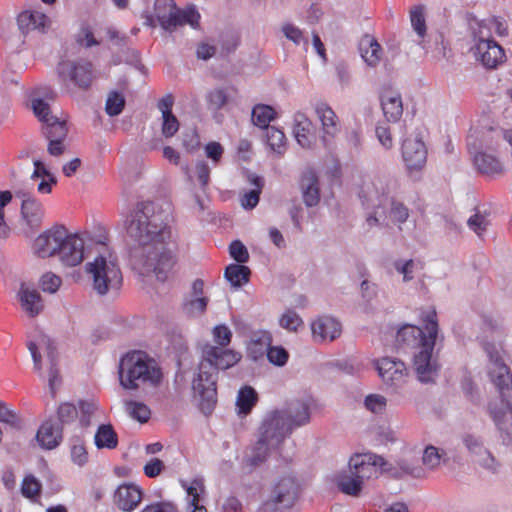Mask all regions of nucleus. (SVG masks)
<instances>
[{
    "mask_svg": "<svg viewBox=\"0 0 512 512\" xmlns=\"http://www.w3.org/2000/svg\"><path fill=\"white\" fill-rule=\"evenodd\" d=\"M167 216L156 211L154 203L143 201L136 207L127 220L128 235L137 243L130 252V263L142 276L154 275L159 281H166L172 272L176 258L167 248L170 230Z\"/></svg>",
    "mask_w": 512,
    "mask_h": 512,
    "instance_id": "f257e3e1",
    "label": "nucleus"
},
{
    "mask_svg": "<svg viewBox=\"0 0 512 512\" xmlns=\"http://www.w3.org/2000/svg\"><path fill=\"white\" fill-rule=\"evenodd\" d=\"M312 399L295 400L282 411H273L266 416L259 428V438L247 458L249 467H256L265 461L268 451L282 443L291 431L310 420Z\"/></svg>",
    "mask_w": 512,
    "mask_h": 512,
    "instance_id": "f03ea898",
    "label": "nucleus"
},
{
    "mask_svg": "<svg viewBox=\"0 0 512 512\" xmlns=\"http://www.w3.org/2000/svg\"><path fill=\"white\" fill-rule=\"evenodd\" d=\"M421 326L404 325L396 334L400 345H417L419 351L414 356V366L421 382H430L436 376L438 365L432 358L439 331L437 312L434 308L421 309L419 313Z\"/></svg>",
    "mask_w": 512,
    "mask_h": 512,
    "instance_id": "7ed1b4c3",
    "label": "nucleus"
},
{
    "mask_svg": "<svg viewBox=\"0 0 512 512\" xmlns=\"http://www.w3.org/2000/svg\"><path fill=\"white\" fill-rule=\"evenodd\" d=\"M505 144V132L496 128L483 130L477 137H468L467 146L473 165L482 176L495 179L505 173L502 160Z\"/></svg>",
    "mask_w": 512,
    "mask_h": 512,
    "instance_id": "20e7f679",
    "label": "nucleus"
},
{
    "mask_svg": "<svg viewBox=\"0 0 512 512\" xmlns=\"http://www.w3.org/2000/svg\"><path fill=\"white\" fill-rule=\"evenodd\" d=\"M359 198L363 207L375 210L374 215L366 218V223L370 227L378 224L379 219L376 215L386 216L388 208L389 216L394 223L402 224L409 217L408 208L389 196L388 188L381 180L364 181L360 187Z\"/></svg>",
    "mask_w": 512,
    "mask_h": 512,
    "instance_id": "39448f33",
    "label": "nucleus"
},
{
    "mask_svg": "<svg viewBox=\"0 0 512 512\" xmlns=\"http://www.w3.org/2000/svg\"><path fill=\"white\" fill-rule=\"evenodd\" d=\"M119 381L124 389L135 390L140 384L157 386L162 379L161 369L145 352L132 351L121 358Z\"/></svg>",
    "mask_w": 512,
    "mask_h": 512,
    "instance_id": "423d86ee",
    "label": "nucleus"
},
{
    "mask_svg": "<svg viewBox=\"0 0 512 512\" xmlns=\"http://www.w3.org/2000/svg\"><path fill=\"white\" fill-rule=\"evenodd\" d=\"M86 270L92 277L93 289L99 295L118 291L122 286V272L116 256L111 252L99 254L86 265Z\"/></svg>",
    "mask_w": 512,
    "mask_h": 512,
    "instance_id": "0eeeda50",
    "label": "nucleus"
},
{
    "mask_svg": "<svg viewBox=\"0 0 512 512\" xmlns=\"http://www.w3.org/2000/svg\"><path fill=\"white\" fill-rule=\"evenodd\" d=\"M154 17L161 28L166 31H173L178 26L185 24L197 28L201 18L200 13L194 5L179 9L174 0H155Z\"/></svg>",
    "mask_w": 512,
    "mask_h": 512,
    "instance_id": "6e6552de",
    "label": "nucleus"
},
{
    "mask_svg": "<svg viewBox=\"0 0 512 512\" xmlns=\"http://www.w3.org/2000/svg\"><path fill=\"white\" fill-rule=\"evenodd\" d=\"M474 46L472 48L475 58L487 69H495L504 63L506 56L504 49L491 38L489 29L484 24H478L473 32Z\"/></svg>",
    "mask_w": 512,
    "mask_h": 512,
    "instance_id": "1a4fd4ad",
    "label": "nucleus"
},
{
    "mask_svg": "<svg viewBox=\"0 0 512 512\" xmlns=\"http://www.w3.org/2000/svg\"><path fill=\"white\" fill-rule=\"evenodd\" d=\"M59 81L66 88L70 84L81 90H88L94 80L93 65L84 59L62 60L56 68Z\"/></svg>",
    "mask_w": 512,
    "mask_h": 512,
    "instance_id": "9d476101",
    "label": "nucleus"
},
{
    "mask_svg": "<svg viewBox=\"0 0 512 512\" xmlns=\"http://www.w3.org/2000/svg\"><path fill=\"white\" fill-rule=\"evenodd\" d=\"M242 356L239 352L226 347H218L206 344L202 349V358L200 361V375H206L208 380L212 381V370L218 373L219 369L226 370L235 366ZM212 386L213 382H209Z\"/></svg>",
    "mask_w": 512,
    "mask_h": 512,
    "instance_id": "9b49d317",
    "label": "nucleus"
},
{
    "mask_svg": "<svg viewBox=\"0 0 512 512\" xmlns=\"http://www.w3.org/2000/svg\"><path fill=\"white\" fill-rule=\"evenodd\" d=\"M28 350L33 358L34 368L37 371L42 369L41 354L39 349L44 350L47 360L49 362V386L54 393L55 385L60 382L58 365V356L53 342L44 334H40L38 341H29L27 344Z\"/></svg>",
    "mask_w": 512,
    "mask_h": 512,
    "instance_id": "f8f14e48",
    "label": "nucleus"
},
{
    "mask_svg": "<svg viewBox=\"0 0 512 512\" xmlns=\"http://www.w3.org/2000/svg\"><path fill=\"white\" fill-rule=\"evenodd\" d=\"M200 364L198 365L197 372L194 374L192 379V390L194 397L198 400V406L200 410L205 414L209 415L215 408L217 403V377L218 373L214 370L211 371L213 376L212 386L206 375H200Z\"/></svg>",
    "mask_w": 512,
    "mask_h": 512,
    "instance_id": "ddd939ff",
    "label": "nucleus"
},
{
    "mask_svg": "<svg viewBox=\"0 0 512 512\" xmlns=\"http://www.w3.org/2000/svg\"><path fill=\"white\" fill-rule=\"evenodd\" d=\"M68 230L63 225H54L40 233L33 242V252L40 258L57 256L63 242L67 239Z\"/></svg>",
    "mask_w": 512,
    "mask_h": 512,
    "instance_id": "4468645a",
    "label": "nucleus"
},
{
    "mask_svg": "<svg viewBox=\"0 0 512 512\" xmlns=\"http://www.w3.org/2000/svg\"><path fill=\"white\" fill-rule=\"evenodd\" d=\"M384 465V459L373 454H356L349 461V467L363 483L367 479L377 478Z\"/></svg>",
    "mask_w": 512,
    "mask_h": 512,
    "instance_id": "2eb2a0df",
    "label": "nucleus"
},
{
    "mask_svg": "<svg viewBox=\"0 0 512 512\" xmlns=\"http://www.w3.org/2000/svg\"><path fill=\"white\" fill-rule=\"evenodd\" d=\"M314 110L322 126L321 141L326 148H330L340 131L339 118L334 110L324 102L316 103Z\"/></svg>",
    "mask_w": 512,
    "mask_h": 512,
    "instance_id": "dca6fc26",
    "label": "nucleus"
},
{
    "mask_svg": "<svg viewBox=\"0 0 512 512\" xmlns=\"http://www.w3.org/2000/svg\"><path fill=\"white\" fill-rule=\"evenodd\" d=\"M144 498V490L135 483L120 484L114 494L113 503L122 512L135 511Z\"/></svg>",
    "mask_w": 512,
    "mask_h": 512,
    "instance_id": "f3484780",
    "label": "nucleus"
},
{
    "mask_svg": "<svg viewBox=\"0 0 512 512\" xmlns=\"http://www.w3.org/2000/svg\"><path fill=\"white\" fill-rule=\"evenodd\" d=\"M401 152L408 170H420L424 167L427 149L421 138H406L402 143Z\"/></svg>",
    "mask_w": 512,
    "mask_h": 512,
    "instance_id": "a211bd4d",
    "label": "nucleus"
},
{
    "mask_svg": "<svg viewBox=\"0 0 512 512\" xmlns=\"http://www.w3.org/2000/svg\"><path fill=\"white\" fill-rule=\"evenodd\" d=\"M379 376L390 386H401L408 376L404 362L389 357L381 358L376 363Z\"/></svg>",
    "mask_w": 512,
    "mask_h": 512,
    "instance_id": "6ab92c4d",
    "label": "nucleus"
},
{
    "mask_svg": "<svg viewBox=\"0 0 512 512\" xmlns=\"http://www.w3.org/2000/svg\"><path fill=\"white\" fill-rule=\"evenodd\" d=\"M60 262L68 267L79 265L84 258V241L76 234L68 233L57 255Z\"/></svg>",
    "mask_w": 512,
    "mask_h": 512,
    "instance_id": "aec40b11",
    "label": "nucleus"
},
{
    "mask_svg": "<svg viewBox=\"0 0 512 512\" xmlns=\"http://www.w3.org/2000/svg\"><path fill=\"white\" fill-rule=\"evenodd\" d=\"M312 337L315 342H332L342 332L341 324L330 316H320L311 323Z\"/></svg>",
    "mask_w": 512,
    "mask_h": 512,
    "instance_id": "412c9836",
    "label": "nucleus"
},
{
    "mask_svg": "<svg viewBox=\"0 0 512 512\" xmlns=\"http://www.w3.org/2000/svg\"><path fill=\"white\" fill-rule=\"evenodd\" d=\"M42 203L32 196H27L21 203V216L25 225L32 231L38 229L44 218Z\"/></svg>",
    "mask_w": 512,
    "mask_h": 512,
    "instance_id": "4be33fe9",
    "label": "nucleus"
},
{
    "mask_svg": "<svg viewBox=\"0 0 512 512\" xmlns=\"http://www.w3.org/2000/svg\"><path fill=\"white\" fill-rule=\"evenodd\" d=\"M204 282L196 279L191 286V297L183 302V310L188 316L201 315L206 311L209 299L203 296Z\"/></svg>",
    "mask_w": 512,
    "mask_h": 512,
    "instance_id": "5701e85b",
    "label": "nucleus"
},
{
    "mask_svg": "<svg viewBox=\"0 0 512 512\" xmlns=\"http://www.w3.org/2000/svg\"><path fill=\"white\" fill-rule=\"evenodd\" d=\"M182 488L187 494V508L190 512H207L206 507L201 504L202 496L205 494V485L202 477H196L190 483L181 482Z\"/></svg>",
    "mask_w": 512,
    "mask_h": 512,
    "instance_id": "b1692460",
    "label": "nucleus"
},
{
    "mask_svg": "<svg viewBox=\"0 0 512 512\" xmlns=\"http://www.w3.org/2000/svg\"><path fill=\"white\" fill-rule=\"evenodd\" d=\"M293 133L297 143L303 148H310L315 140L312 121L301 112L294 114Z\"/></svg>",
    "mask_w": 512,
    "mask_h": 512,
    "instance_id": "393cba45",
    "label": "nucleus"
},
{
    "mask_svg": "<svg viewBox=\"0 0 512 512\" xmlns=\"http://www.w3.org/2000/svg\"><path fill=\"white\" fill-rule=\"evenodd\" d=\"M18 300L22 310L32 318L38 316L44 308L40 293L36 289H30L24 284L21 285L18 291Z\"/></svg>",
    "mask_w": 512,
    "mask_h": 512,
    "instance_id": "a878e982",
    "label": "nucleus"
},
{
    "mask_svg": "<svg viewBox=\"0 0 512 512\" xmlns=\"http://www.w3.org/2000/svg\"><path fill=\"white\" fill-rule=\"evenodd\" d=\"M17 23L24 33L33 30L44 32L50 26V19L43 12L26 10L18 15Z\"/></svg>",
    "mask_w": 512,
    "mask_h": 512,
    "instance_id": "bb28decb",
    "label": "nucleus"
},
{
    "mask_svg": "<svg viewBox=\"0 0 512 512\" xmlns=\"http://www.w3.org/2000/svg\"><path fill=\"white\" fill-rule=\"evenodd\" d=\"M36 439L47 450L56 448L62 441V429L59 425L45 421L38 429Z\"/></svg>",
    "mask_w": 512,
    "mask_h": 512,
    "instance_id": "cd10ccee",
    "label": "nucleus"
},
{
    "mask_svg": "<svg viewBox=\"0 0 512 512\" xmlns=\"http://www.w3.org/2000/svg\"><path fill=\"white\" fill-rule=\"evenodd\" d=\"M381 106L389 122H397L403 114V103L399 93L387 90L381 94Z\"/></svg>",
    "mask_w": 512,
    "mask_h": 512,
    "instance_id": "c85d7f7f",
    "label": "nucleus"
},
{
    "mask_svg": "<svg viewBox=\"0 0 512 512\" xmlns=\"http://www.w3.org/2000/svg\"><path fill=\"white\" fill-rule=\"evenodd\" d=\"M274 503H282L290 506L294 503L298 495V485L293 477L282 478L275 486Z\"/></svg>",
    "mask_w": 512,
    "mask_h": 512,
    "instance_id": "c756f323",
    "label": "nucleus"
},
{
    "mask_svg": "<svg viewBox=\"0 0 512 512\" xmlns=\"http://www.w3.org/2000/svg\"><path fill=\"white\" fill-rule=\"evenodd\" d=\"M272 343V336L267 331H256L252 334L251 339L247 345V355L253 359L258 360L262 358Z\"/></svg>",
    "mask_w": 512,
    "mask_h": 512,
    "instance_id": "7c9ffc66",
    "label": "nucleus"
},
{
    "mask_svg": "<svg viewBox=\"0 0 512 512\" xmlns=\"http://www.w3.org/2000/svg\"><path fill=\"white\" fill-rule=\"evenodd\" d=\"M34 171L31 175L32 180H36L41 178V181L37 185V191L40 194H50L52 192V187L57 184V179L55 176L46 168L44 163L36 159L33 161Z\"/></svg>",
    "mask_w": 512,
    "mask_h": 512,
    "instance_id": "2f4dec72",
    "label": "nucleus"
},
{
    "mask_svg": "<svg viewBox=\"0 0 512 512\" xmlns=\"http://www.w3.org/2000/svg\"><path fill=\"white\" fill-rule=\"evenodd\" d=\"M303 200L309 207L315 206L320 199L318 179L314 172H306L301 179Z\"/></svg>",
    "mask_w": 512,
    "mask_h": 512,
    "instance_id": "473e14b6",
    "label": "nucleus"
},
{
    "mask_svg": "<svg viewBox=\"0 0 512 512\" xmlns=\"http://www.w3.org/2000/svg\"><path fill=\"white\" fill-rule=\"evenodd\" d=\"M359 49L363 60L369 66H375L379 63L382 49L380 44L372 36L365 35L360 41Z\"/></svg>",
    "mask_w": 512,
    "mask_h": 512,
    "instance_id": "72a5a7b5",
    "label": "nucleus"
},
{
    "mask_svg": "<svg viewBox=\"0 0 512 512\" xmlns=\"http://www.w3.org/2000/svg\"><path fill=\"white\" fill-rule=\"evenodd\" d=\"M94 441L99 449H115L118 445V436L112 425L102 424L95 433Z\"/></svg>",
    "mask_w": 512,
    "mask_h": 512,
    "instance_id": "f704fd0d",
    "label": "nucleus"
},
{
    "mask_svg": "<svg viewBox=\"0 0 512 512\" xmlns=\"http://www.w3.org/2000/svg\"><path fill=\"white\" fill-rule=\"evenodd\" d=\"M338 488L344 494L358 496L362 490L363 482L356 477V474L349 467V471L338 477Z\"/></svg>",
    "mask_w": 512,
    "mask_h": 512,
    "instance_id": "c9c22d12",
    "label": "nucleus"
},
{
    "mask_svg": "<svg viewBox=\"0 0 512 512\" xmlns=\"http://www.w3.org/2000/svg\"><path fill=\"white\" fill-rule=\"evenodd\" d=\"M258 401L257 392L251 386L242 387L237 395L236 405L239 414L247 415Z\"/></svg>",
    "mask_w": 512,
    "mask_h": 512,
    "instance_id": "e433bc0d",
    "label": "nucleus"
},
{
    "mask_svg": "<svg viewBox=\"0 0 512 512\" xmlns=\"http://www.w3.org/2000/svg\"><path fill=\"white\" fill-rule=\"evenodd\" d=\"M265 141L269 148L277 154H283L287 147V139L284 132L274 126L265 130Z\"/></svg>",
    "mask_w": 512,
    "mask_h": 512,
    "instance_id": "4c0bfd02",
    "label": "nucleus"
},
{
    "mask_svg": "<svg viewBox=\"0 0 512 512\" xmlns=\"http://www.w3.org/2000/svg\"><path fill=\"white\" fill-rule=\"evenodd\" d=\"M225 278L234 287H240L249 281L250 269L239 264H230L225 269Z\"/></svg>",
    "mask_w": 512,
    "mask_h": 512,
    "instance_id": "58836bf2",
    "label": "nucleus"
},
{
    "mask_svg": "<svg viewBox=\"0 0 512 512\" xmlns=\"http://www.w3.org/2000/svg\"><path fill=\"white\" fill-rule=\"evenodd\" d=\"M276 112L273 107L265 104H257L252 109L253 123L263 129L270 128V122L275 118Z\"/></svg>",
    "mask_w": 512,
    "mask_h": 512,
    "instance_id": "ea45409f",
    "label": "nucleus"
},
{
    "mask_svg": "<svg viewBox=\"0 0 512 512\" xmlns=\"http://www.w3.org/2000/svg\"><path fill=\"white\" fill-rule=\"evenodd\" d=\"M42 131L48 140L65 139L68 134V127L65 120L57 117L43 124Z\"/></svg>",
    "mask_w": 512,
    "mask_h": 512,
    "instance_id": "a19ab883",
    "label": "nucleus"
},
{
    "mask_svg": "<svg viewBox=\"0 0 512 512\" xmlns=\"http://www.w3.org/2000/svg\"><path fill=\"white\" fill-rule=\"evenodd\" d=\"M249 180L254 188L249 192H246L241 199V204L246 209H252L258 204L259 196L263 187V181L259 176L251 175Z\"/></svg>",
    "mask_w": 512,
    "mask_h": 512,
    "instance_id": "79ce46f5",
    "label": "nucleus"
},
{
    "mask_svg": "<svg viewBox=\"0 0 512 512\" xmlns=\"http://www.w3.org/2000/svg\"><path fill=\"white\" fill-rule=\"evenodd\" d=\"M124 106V96L119 92L113 91L108 95L105 104V111L109 116H117L123 111Z\"/></svg>",
    "mask_w": 512,
    "mask_h": 512,
    "instance_id": "37998d69",
    "label": "nucleus"
},
{
    "mask_svg": "<svg viewBox=\"0 0 512 512\" xmlns=\"http://www.w3.org/2000/svg\"><path fill=\"white\" fill-rule=\"evenodd\" d=\"M410 21L417 35L423 38L426 34V21L423 6H416L410 11Z\"/></svg>",
    "mask_w": 512,
    "mask_h": 512,
    "instance_id": "c03bdc74",
    "label": "nucleus"
},
{
    "mask_svg": "<svg viewBox=\"0 0 512 512\" xmlns=\"http://www.w3.org/2000/svg\"><path fill=\"white\" fill-rule=\"evenodd\" d=\"M282 31L287 39L292 41L295 45H302L305 51L308 50V39L304 36L303 32L292 24H285Z\"/></svg>",
    "mask_w": 512,
    "mask_h": 512,
    "instance_id": "a18cd8bd",
    "label": "nucleus"
},
{
    "mask_svg": "<svg viewBox=\"0 0 512 512\" xmlns=\"http://www.w3.org/2000/svg\"><path fill=\"white\" fill-rule=\"evenodd\" d=\"M280 326L290 332H296L303 326V320L294 310H287L280 318Z\"/></svg>",
    "mask_w": 512,
    "mask_h": 512,
    "instance_id": "49530a36",
    "label": "nucleus"
},
{
    "mask_svg": "<svg viewBox=\"0 0 512 512\" xmlns=\"http://www.w3.org/2000/svg\"><path fill=\"white\" fill-rule=\"evenodd\" d=\"M41 488V483L33 475H27L22 481L21 492L24 497L32 499L39 496Z\"/></svg>",
    "mask_w": 512,
    "mask_h": 512,
    "instance_id": "de8ad7c7",
    "label": "nucleus"
},
{
    "mask_svg": "<svg viewBox=\"0 0 512 512\" xmlns=\"http://www.w3.org/2000/svg\"><path fill=\"white\" fill-rule=\"evenodd\" d=\"M32 110L35 116L45 124L48 121H51L55 116L51 115L50 106L41 98L33 99L31 102Z\"/></svg>",
    "mask_w": 512,
    "mask_h": 512,
    "instance_id": "09e8293b",
    "label": "nucleus"
},
{
    "mask_svg": "<svg viewBox=\"0 0 512 512\" xmlns=\"http://www.w3.org/2000/svg\"><path fill=\"white\" fill-rule=\"evenodd\" d=\"M127 410L129 414L138 421L144 423L150 418V409L147 405L136 401L127 402Z\"/></svg>",
    "mask_w": 512,
    "mask_h": 512,
    "instance_id": "8fccbe9b",
    "label": "nucleus"
},
{
    "mask_svg": "<svg viewBox=\"0 0 512 512\" xmlns=\"http://www.w3.org/2000/svg\"><path fill=\"white\" fill-rule=\"evenodd\" d=\"M0 422L15 429H18L21 426V420L18 414L11 410L3 401H0Z\"/></svg>",
    "mask_w": 512,
    "mask_h": 512,
    "instance_id": "3c124183",
    "label": "nucleus"
},
{
    "mask_svg": "<svg viewBox=\"0 0 512 512\" xmlns=\"http://www.w3.org/2000/svg\"><path fill=\"white\" fill-rule=\"evenodd\" d=\"M57 415L61 423L68 424L78 418L79 411L74 404L65 402L59 406Z\"/></svg>",
    "mask_w": 512,
    "mask_h": 512,
    "instance_id": "603ef678",
    "label": "nucleus"
},
{
    "mask_svg": "<svg viewBox=\"0 0 512 512\" xmlns=\"http://www.w3.org/2000/svg\"><path fill=\"white\" fill-rule=\"evenodd\" d=\"M140 512H179V509L173 501L160 500L146 504Z\"/></svg>",
    "mask_w": 512,
    "mask_h": 512,
    "instance_id": "864d4df0",
    "label": "nucleus"
},
{
    "mask_svg": "<svg viewBox=\"0 0 512 512\" xmlns=\"http://www.w3.org/2000/svg\"><path fill=\"white\" fill-rule=\"evenodd\" d=\"M213 340L218 347H227L231 343L232 332L224 324L217 325L212 330Z\"/></svg>",
    "mask_w": 512,
    "mask_h": 512,
    "instance_id": "5fc2aeb1",
    "label": "nucleus"
},
{
    "mask_svg": "<svg viewBox=\"0 0 512 512\" xmlns=\"http://www.w3.org/2000/svg\"><path fill=\"white\" fill-rule=\"evenodd\" d=\"M70 456L73 463H75L78 466H83L84 464L87 463L88 453L82 440H75L70 449Z\"/></svg>",
    "mask_w": 512,
    "mask_h": 512,
    "instance_id": "6e6d98bb",
    "label": "nucleus"
},
{
    "mask_svg": "<svg viewBox=\"0 0 512 512\" xmlns=\"http://www.w3.org/2000/svg\"><path fill=\"white\" fill-rule=\"evenodd\" d=\"M12 200V193L10 191L0 192V239L8 237L10 229L4 219V207Z\"/></svg>",
    "mask_w": 512,
    "mask_h": 512,
    "instance_id": "4d7b16f0",
    "label": "nucleus"
},
{
    "mask_svg": "<svg viewBox=\"0 0 512 512\" xmlns=\"http://www.w3.org/2000/svg\"><path fill=\"white\" fill-rule=\"evenodd\" d=\"M441 457L438 448L427 446L423 452L422 462L427 469L434 470L440 465Z\"/></svg>",
    "mask_w": 512,
    "mask_h": 512,
    "instance_id": "13d9d810",
    "label": "nucleus"
},
{
    "mask_svg": "<svg viewBox=\"0 0 512 512\" xmlns=\"http://www.w3.org/2000/svg\"><path fill=\"white\" fill-rule=\"evenodd\" d=\"M62 284V279L51 272L45 273L40 280V287L44 292L55 293Z\"/></svg>",
    "mask_w": 512,
    "mask_h": 512,
    "instance_id": "bf43d9fd",
    "label": "nucleus"
},
{
    "mask_svg": "<svg viewBox=\"0 0 512 512\" xmlns=\"http://www.w3.org/2000/svg\"><path fill=\"white\" fill-rule=\"evenodd\" d=\"M98 409V406L94 402H88V401H80L79 402V410H80V416L79 422L82 427H87L91 423V416L95 413V411Z\"/></svg>",
    "mask_w": 512,
    "mask_h": 512,
    "instance_id": "052dcab7",
    "label": "nucleus"
},
{
    "mask_svg": "<svg viewBox=\"0 0 512 512\" xmlns=\"http://www.w3.org/2000/svg\"><path fill=\"white\" fill-rule=\"evenodd\" d=\"M269 362L276 366H283L288 361V352L280 346H271L266 352Z\"/></svg>",
    "mask_w": 512,
    "mask_h": 512,
    "instance_id": "680f3d73",
    "label": "nucleus"
},
{
    "mask_svg": "<svg viewBox=\"0 0 512 512\" xmlns=\"http://www.w3.org/2000/svg\"><path fill=\"white\" fill-rule=\"evenodd\" d=\"M179 130V121L174 114L162 116V134L166 138H171Z\"/></svg>",
    "mask_w": 512,
    "mask_h": 512,
    "instance_id": "e2e57ef3",
    "label": "nucleus"
},
{
    "mask_svg": "<svg viewBox=\"0 0 512 512\" xmlns=\"http://www.w3.org/2000/svg\"><path fill=\"white\" fill-rule=\"evenodd\" d=\"M230 256L238 263H245L248 261L249 253L243 243L239 240H234L229 246Z\"/></svg>",
    "mask_w": 512,
    "mask_h": 512,
    "instance_id": "0e129e2a",
    "label": "nucleus"
},
{
    "mask_svg": "<svg viewBox=\"0 0 512 512\" xmlns=\"http://www.w3.org/2000/svg\"><path fill=\"white\" fill-rule=\"evenodd\" d=\"M208 104L213 109H221L226 105L228 96L223 89H214L207 96Z\"/></svg>",
    "mask_w": 512,
    "mask_h": 512,
    "instance_id": "69168bd1",
    "label": "nucleus"
},
{
    "mask_svg": "<svg viewBox=\"0 0 512 512\" xmlns=\"http://www.w3.org/2000/svg\"><path fill=\"white\" fill-rule=\"evenodd\" d=\"M365 406L373 413H381L385 410L386 398L377 394L368 395L365 399Z\"/></svg>",
    "mask_w": 512,
    "mask_h": 512,
    "instance_id": "338daca9",
    "label": "nucleus"
},
{
    "mask_svg": "<svg viewBox=\"0 0 512 512\" xmlns=\"http://www.w3.org/2000/svg\"><path fill=\"white\" fill-rule=\"evenodd\" d=\"M376 136L385 149L393 147V138L390 127L385 124H380L376 127Z\"/></svg>",
    "mask_w": 512,
    "mask_h": 512,
    "instance_id": "774afa93",
    "label": "nucleus"
}]
</instances>
